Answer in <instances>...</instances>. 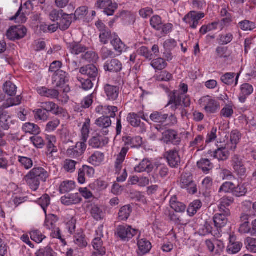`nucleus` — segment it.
Instances as JSON below:
<instances>
[{
  "mask_svg": "<svg viewBox=\"0 0 256 256\" xmlns=\"http://www.w3.org/2000/svg\"><path fill=\"white\" fill-rule=\"evenodd\" d=\"M170 204L171 208L176 212H183L186 210V206L183 203L178 202L176 196L171 198Z\"/></svg>",
  "mask_w": 256,
  "mask_h": 256,
  "instance_id": "a19ab883",
  "label": "nucleus"
},
{
  "mask_svg": "<svg viewBox=\"0 0 256 256\" xmlns=\"http://www.w3.org/2000/svg\"><path fill=\"white\" fill-rule=\"evenodd\" d=\"M229 152L226 149V147L222 146L218 148L212 154V156L218 159V160H226L228 159L229 156Z\"/></svg>",
  "mask_w": 256,
  "mask_h": 256,
  "instance_id": "f704fd0d",
  "label": "nucleus"
},
{
  "mask_svg": "<svg viewBox=\"0 0 256 256\" xmlns=\"http://www.w3.org/2000/svg\"><path fill=\"white\" fill-rule=\"evenodd\" d=\"M22 130L26 133H29L33 135H38L41 132L40 128L37 124L31 122L24 124L22 126Z\"/></svg>",
  "mask_w": 256,
  "mask_h": 256,
  "instance_id": "ea45409f",
  "label": "nucleus"
},
{
  "mask_svg": "<svg viewBox=\"0 0 256 256\" xmlns=\"http://www.w3.org/2000/svg\"><path fill=\"white\" fill-rule=\"evenodd\" d=\"M200 107L208 114L216 113L220 108V102L214 98L210 96H202L198 101Z\"/></svg>",
  "mask_w": 256,
  "mask_h": 256,
  "instance_id": "f257e3e1",
  "label": "nucleus"
},
{
  "mask_svg": "<svg viewBox=\"0 0 256 256\" xmlns=\"http://www.w3.org/2000/svg\"><path fill=\"white\" fill-rule=\"evenodd\" d=\"M104 68L106 71L111 72H118L122 70V64L118 60L114 58L106 61Z\"/></svg>",
  "mask_w": 256,
  "mask_h": 256,
  "instance_id": "a211bd4d",
  "label": "nucleus"
},
{
  "mask_svg": "<svg viewBox=\"0 0 256 256\" xmlns=\"http://www.w3.org/2000/svg\"><path fill=\"white\" fill-rule=\"evenodd\" d=\"M205 16L202 12L192 10L188 13L183 18V21L188 24L190 27L196 29L199 24L200 20Z\"/></svg>",
  "mask_w": 256,
  "mask_h": 256,
  "instance_id": "20e7f679",
  "label": "nucleus"
},
{
  "mask_svg": "<svg viewBox=\"0 0 256 256\" xmlns=\"http://www.w3.org/2000/svg\"><path fill=\"white\" fill-rule=\"evenodd\" d=\"M177 92L174 90L171 92L169 95V101L166 106V107L170 106L171 109L175 111L178 108V106L181 105L182 96L179 95H176Z\"/></svg>",
  "mask_w": 256,
  "mask_h": 256,
  "instance_id": "b1692460",
  "label": "nucleus"
},
{
  "mask_svg": "<svg viewBox=\"0 0 256 256\" xmlns=\"http://www.w3.org/2000/svg\"><path fill=\"white\" fill-rule=\"evenodd\" d=\"M96 26L100 32V42L104 44H108L112 36L111 30L100 21L97 22Z\"/></svg>",
  "mask_w": 256,
  "mask_h": 256,
  "instance_id": "9d476101",
  "label": "nucleus"
},
{
  "mask_svg": "<svg viewBox=\"0 0 256 256\" xmlns=\"http://www.w3.org/2000/svg\"><path fill=\"white\" fill-rule=\"evenodd\" d=\"M69 74L63 70L57 71L52 76V84L56 88H62L64 93L70 91V88L66 84L69 81Z\"/></svg>",
  "mask_w": 256,
  "mask_h": 256,
  "instance_id": "f03ea898",
  "label": "nucleus"
},
{
  "mask_svg": "<svg viewBox=\"0 0 256 256\" xmlns=\"http://www.w3.org/2000/svg\"><path fill=\"white\" fill-rule=\"evenodd\" d=\"M73 18V14H66L62 16L60 22L58 23L59 28L62 30H66L69 28Z\"/></svg>",
  "mask_w": 256,
  "mask_h": 256,
  "instance_id": "58836bf2",
  "label": "nucleus"
},
{
  "mask_svg": "<svg viewBox=\"0 0 256 256\" xmlns=\"http://www.w3.org/2000/svg\"><path fill=\"white\" fill-rule=\"evenodd\" d=\"M110 42L114 50L120 54H122L125 48L126 45L122 42L121 40L118 37L114 38Z\"/></svg>",
  "mask_w": 256,
  "mask_h": 256,
  "instance_id": "e2e57ef3",
  "label": "nucleus"
},
{
  "mask_svg": "<svg viewBox=\"0 0 256 256\" xmlns=\"http://www.w3.org/2000/svg\"><path fill=\"white\" fill-rule=\"evenodd\" d=\"M94 174V170L93 168L84 165L78 170V180L80 184H83L86 182V176L89 178L92 177Z\"/></svg>",
  "mask_w": 256,
  "mask_h": 256,
  "instance_id": "2eb2a0df",
  "label": "nucleus"
},
{
  "mask_svg": "<svg viewBox=\"0 0 256 256\" xmlns=\"http://www.w3.org/2000/svg\"><path fill=\"white\" fill-rule=\"evenodd\" d=\"M254 92L253 86L250 84L244 83L240 87V93L238 98L241 102H244L249 96Z\"/></svg>",
  "mask_w": 256,
  "mask_h": 256,
  "instance_id": "bb28decb",
  "label": "nucleus"
},
{
  "mask_svg": "<svg viewBox=\"0 0 256 256\" xmlns=\"http://www.w3.org/2000/svg\"><path fill=\"white\" fill-rule=\"evenodd\" d=\"M164 156L166 158L169 166L173 168L178 167L180 163V158L178 150L174 148L166 152Z\"/></svg>",
  "mask_w": 256,
  "mask_h": 256,
  "instance_id": "f8f14e48",
  "label": "nucleus"
},
{
  "mask_svg": "<svg viewBox=\"0 0 256 256\" xmlns=\"http://www.w3.org/2000/svg\"><path fill=\"white\" fill-rule=\"evenodd\" d=\"M36 90L41 96L52 98H56L60 94L58 90L54 88L48 89L46 86L38 87Z\"/></svg>",
  "mask_w": 256,
  "mask_h": 256,
  "instance_id": "c85d7f7f",
  "label": "nucleus"
},
{
  "mask_svg": "<svg viewBox=\"0 0 256 256\" xmlns=\"http://www.w3.org/2000/svg\"><path fill=\"white\" fill-rule=\"evenodd\" d=\"M164 142L166 144H172L174 146H178L181 142V138L178 133L174 130H168L162 134Z\"/></svg>",
  "mask_w": 256,
  "mask_h": 256,
  "instance_id": "4468645a",
  "label": "nucleus"
},
{
  "mask_svg": "<svg viewBox=\"0 0 256 256\" xmlns=\"http://www.w3.org/2000/svg\"><path fill=\"white\" fill-rule=\"evenodd\" d=\"M122 140L124 142L126 146H129L132 148H139L142 144V139L140 136L131 137L130 136H123Z\"/></svg>",
  "mask_w": 256,
  "mask_h": 256,
  "instance_id": "7c9ffc66",
  "label": "nucleus"
},
{
  "mask_svg": "<svg viewBox=\"0 0 256 256\" xmlns=\"http://www.w3.org/2000/svg\"><path fill=\"white\" fill-rule=\"evenodd\" d=\"M33 112L34 113V118L37 120L45 122L48 120L49 114L41 108L35 110Z\"/></svg>",
  "mask_w": 256,
  "mask_h": 256,
  "instance_id": "603ef678",
  "label": "nucleus"
},
{
  "mask_svg": "<svg viewBox=\"0 0 256 256\" xmlns=\"http://www.w3.org/2000/svg\"><path fill=\"white\" fill-rule=\"evenodd\" d=\"M138 254L142 256L150 252L152 248L151 243L146 238H142L138 240Z\"/></svg>",
  "mask_w": 256,
  "mask_h": 256,
  "instance_id": "c756f323",
  "label": "nucleus"
},
{
  "mask_svg": "<svg viewBox=\"0 0 256 256\" xmlns=\"http://www.w3.org/2000/svg\"><path fill=\"white\" fill-rule=\"evenodd\" d=\"M127 120L132 126L134 128H140L141 132L142 133L146 131V124L141 122L136 112H130L128 114L127 117Z\"/></svg>",
  "mask_w": 256,
  "mask_h": 256,
  "instance_id": "f3484780",
  "label": "nucleus"
},
{
  "mask_svg": "<svg viewBox=\"0 0 256 256\" xmlns=\"http://www.w3.org/2000/svg\"><path fill=\"white\" fill-rule=\"evenodd\" d=\"M138 230L132 228V226L128 225L119 226L116 228L118 236L122 241H128L137 234Z\"/></svg>",
  "mask_w": 256,
  "mask_h": 256,
  "instance_id": "39448f33",
  "label": "nucleus"
},
{
  "mask_svg": "<svg viewBox=\"0 0 256 256\" xmlns=\"http://www.w3.org/2000/svg\"><path fill=\"white\" fill-rule=\"evenodd\" d=\"M91 216L96 221L101 220L105 216V212L102 208L97 205H91L90 209Z\"/></svg>",
  "mask_w": 256,
  "mask_h": 256,
  "instance_id": "72a5a7b5",
  "label": "nucleus"
},
{
  "mask_svg": "<svg viewBox=\"0 0 256 256\" xmlns=\"http://www.w3.org/2000/svg\"><path fill=\"white\" fill-rule=\"evenodd\" d=\"M132 209L130 205L122 206L118 212V219L120 220H126L132 212Z\"/></svg>",
  "mask_w": 256,
  "mask_h": 256,
  "instance_id": "49530a36",
  "label": "nucleus"
},
{
  "mask_svg": "<svg viewBox=\"0 0 256 256\" xmlns=\"http://www.w3.org/2000/svg\"><path fill=\"white\" fill-rule=\"evenodd\" d=\"M128 150L129 148L128 147H124L118 155L114 162V168L116 174H120V172L122 168L123 162L125 160L126 156Z\"/></svg>",
  "mask_w": 256,
  "mask_h": 256,
  "instance_id": "aec40b11",
  "label": "nucleus"
},
{
  "mask_svg": "<svg viewBox=\"0 0 256 256\" xmlns=\"http://www.w3.org/2000/svg\"><path fill=\"white\" fill-rule=\"evenodd\" d=\"M180 186L182 188H186L190 194H194L197 192L196 185L190 173L182 174L181 176Z\"/></svg>",
  "mask_w": 256,
  "mask_h": 256,
  "instance_id": "423d86ee",
  "label": "nucleus"
},
{
  "mask_svg": "<svg viewBox=\"0 0 256 256\" xmlns=\"http://www.w3.org/2000/svg\"><path fill=\"white\" fill-rule=\"evenodd\" d=\"M4 90L8 95L14 96L16 94V86L11 82L8 81L4 86Z\"/></svg>",
  "mask_w": 256,
  "mask_h": 256,
  "instance_id": "774afa93",
  "label": "nucleus"
},
{
  "mask_svg": "<svg viewBox=\"0 0 256 256\" xmlns=\"http://www.w3.org/2000/svg\"><path fill=\"white\" fill-rule=\"evenodd\" d=\"M104 154L100 152H94L88 159V162L94 166H99L104 160Z\"/></svg>",
  "mask_w": 256,
  "mask_h": 256,
  "instance_id": "37998d69",
  "label": "nucleus"
},
{
  "mask_svg": "<svg viewBox=\"0 0 256 256\" xmlns=\"http://www.w3.org/2000/svg\"><path fill=\"white\" fill-rule=\"evenodd\" d=\"M90 126V120L88 119L86 121L84 124L81 130L82 136L80 142H84L85 144L89 136Z\"/></svg>",
  "mask_w": 256,
  "mask_h": 256,
  "instance_id": "5fc2aeb1",
  "label": "nucleus"
},
{
  "mask_svg": "<svg viewBox=\"0 0 256 256\" xmlns=\"http://www.w3.org/2000/svg\"><path fill=\"white\" fill-rule=\"evenodd\" d=\"M162 22L160 16L158 15L154 16L150 20V24L156 30H160Z\"/></svg>",
  "mask_w": 256,
  "mask_h": 256,
  "instance_id": "69168bd1",
  "label": "nucleus"
},
{
  "mask_svg": "<svg viewBox=\"0 0 256 256\" xmlns=\"http://www.w3.org/2000/svg\"><path fill=\"white\" fill-rule=\"evenodd\" d=\"M238 26L243 31H252L256 28V24L254 22L245 20L239 22Z\"/></svg>",
  "mask_w": 256,
  "mask_h": 256,
  "instance_id": "3c124183",
  "label": "nucleus"
},
{
  "mask_svg": "<svg viewBox=\"0 0 256 256\" xmlns=\"http://www.w3.org/2000/svg\"><path fill=\"white\" fill-rule=\"evenodd\" d=\"M202 204L200 200H195L188 206L187 212L190 216H194L202 207Z\"/></svg>",
  "mask_w": 256,
  "mask_h": 256,
  "instance_id": "4d7b16f0",
  "label": "nucleus"
},
{
  "mask_svg": "<svg viewBox=\"0 0 256 256\" xmlns=\"http://www.w3.org/2000/svg\"><path fill=\"white\" fill-rule=\"evenodd\" d=\"M58 220V217L54 214H50L46 216V218L44 222V226L47 229L53 230L56 227V224Z\"/></svg>",
  "mask_w": 256,
  "mask_h": 256,
  "instance_id": "c03bdc74",
  "label": "nucleus"
},
{
  "mask_svg": "<svg viewBox=\"0 0 256 256\" xmlns=\"http://www.w3.org/2000/svg\"><path fill=\"white\" fill-rule=\"evenodd\" d=\"M30 12V8L26 7L22 4L17 12V22L24 23L26 22L27 18Z\"/></svg>",
  "mask_w": 256,
  "mask_h": 256,
  "instance_id": "e433bc0d",
  "label": "nucleus"
},
{
  "mask_svg": "<svg viewBox=\"0 0 256 256\" xmlns=\"http://www.w3.org/2000/svg\"><path fill=\"white\" fill-rule=\"evenodd\" d=\"M104 90L108 100L114 101L118 98L120 92L118 86L106 84L104 86Z\"/></svg>",
  "mask_w": 256,
  "mask_h": 256,
  "instance_id": "393cba45",
  "label": "nucleus"
},
{
  "mask_svg": "<svg viewBox=\"0 0 256 256\" xmlns=\"http://www.w3.org/2000/svg\"><path fill=\"white\" fill-rule=\"evenodd\" d=\"M216 52L218 58H220L228 59L231 54L226 46H218L216 50Z\"/></svg>",
  "mask_w": 256,
  "mask_h": 256,
  "instance_id": "6e6d98bb",
  "label": "nucleus"
},
{
  "mask_svg": "<svg viewBox=\"0 0 256 256\" xmlns=\"http://www.w3.org/2000/svg\"><path fill=\"white\" fill-rule=\"evenodd\" d=\"M230 164L234 172L238 176H242L245 175L246 168L244 166V161L240 155L234 154L231 158Z\"/></svg>",
  "mask_w": 256,
  "mask_h": 256,
  "instance_id": "0eeeda50",
  "label": "nucleus"
},
{
  "mask_svg": "<svg viewBox=\"0 0 256 256\" xmlns=\"http://www.w3.org/2000/svg\"><path fill=\"white\" fill-rule=\"evenodd\" d=\"M37 202L40 206L45 214H46V208L50 204V196L47 194L42 195L40 198L38 199Z\"/></svg>",
  "mask_w": 256,
  "mask_h": 256,
  "instance_id": "052dcab7",
  "label": "nucleus"
},
{
  "mask_svg": "<svg viewBox=\"0 0 256 256\" xmlns=\"http://www.w3.org/2000/svg\"><path fill=\"white\" fill-rule=\"evenodd\" d=\"M82 200V198L78 193L68 194L62 196L60 198L62 203L66 206L78 204Z\"/></svg>",
  "mask_w": 256,
  "mask_h": 256,
  "instance_id": "dca6fc26",
  "label": "nucleus"
},
{
  "mask_svg": "<svg viewBox=\"0 0 256 256\" xmlns=\"http://www.w3.org/2000/svg\"><path fill=\"white\" fill-rule=\"evenodd\" d=\"M88 13V8L86 6H81L77 8L73 14L74 20L84 19Z\"/></svg>",
  "mask_w": 256,
  "mask_h": 256,
  "instance_id": "680f3d73",
  "label": "nucleus"
},
{
  "mask_svg": "<svg viewBox=\"0 0 256 256\" xmlns=\"http://www.w3.org/2000/svg\"><path fill=\"white\" fill-rule=\"evenodd\" d=\"M75 188V182L73 181H64L60 186V192L62 194L70 192Z\"/></svg>",
  "mask_w": 256,
  "mask_h": 256,
  "instance_id": "13d9d810",
  "label": "nucleus"
},
{
  "mask_svg": "<svg viewBox=\"0 0 256 256\" xmlns=\"http://www.w3.org/2000/svg\"><path fill=\"white\" fill-rule=\"evenodd\" d=\"M248 186L249 184L246 182L240 183L236 186L234 185L232 194L236 197L244 196L248 192Z\"/></svg>",
  "mask_w": 256,
  "mask_h": 256,
  "instance_id": "4c0bfd02",
  "label": "nucleus"
},
{
  "mask_svg": "<svg viewBox=\"0 0 256 256\" xmlns=\"http://www.w3.org/2000/svg\"><path fill=\"white\" fill-rule=\"evenodd\" d=\"M244 244L248 251L256 253V238L248 237L244 240Z\"/></svg>",
  "mask_w": 256,
  "mask_h": 256,
  "instance_id": "0e129e2a",
  "label": "nucleus"
},
{
  "mask_svg": "<svg viewBox=\"0 0 256 256\" xmlns=\"http://www.w3.org/2000/svg\"><path fill=\"white\" fill-rule=\"evenodd\" d=\"M12 123L11 118L6 114H2L0 116V128L7 130L10 128V124Z\"/></svg>",
  "mask_w": 256,
  "mask_h": 256,
  "instance_id": "bf43d9fd",
  "label": "nucleus"
},
{
  "mask_svg": "<svg viewBox=\"0 0 256 256\" xmlns=\"http://www.w3.org/2000/svg\"><path fill=\"white\" fill-rule=\"evenodd\" d=\"M241 134L237 130H234L231 132L230 134V140L233 146H232L230 149L232 150H234L236 148V145L239 142L241 138Z\"/></svg>",
  "mask_w": 256,
  "mask_h": 256,
  "instance_id": "864d4df0",
  "label": "nucleus"
},
{
  "mask_svg": "<svg viewBox=\"0 0 256 256\" xmlns=\"http://www.w3.org/2000/svg\"><path fill=\"white\" fill-rule=\"evenodd\" d=\"M240 73L236 74L234 72H227L222 75L220 80L222 82L228 86H236L238 84Z\"/></svg>",
  "mask_w": 256,
  "mask_h": 256,
  "instance_id": "412c9836",
  "label": "nucleus"
},
{
  "mask_svg": "<svg viewBox=\"0 0 256 256\" xmlns=\"http://www.w3.org/2000/svg\"><path fill=\"white\" fill-rule=\"evenodd\" d=\"M107 135H103L100 132L96 131V134L89 140V145L94 148H102L107 144L109 142Z\"/></svg>",
  "mask_w": 256,
  "mask_h": 256,
  "instance_id": "1a4fd4ad",
  "label": "nucleus"
},
{
  "mask_svg": "<svg viewBox=\"0 0 256 256\" xmlns=\"http://www.w3.org/2000/svg\"><path fill=\"white\" fill-rule=\"evenodd\" d=\"M234 202V198L232 197H224L222 198L218 205L219 212H224L226 215H230V212L228 207Z\"/></svg>",
  "mask_w": 256,
  "mask_h": 256,
  "instance_id": "2f4dec72",
  "label": "nucleus"
},
{
  "mask_svg": "<svg viewBox=\"0 0 256 256\" xmlns=\"http://www.w3.org/2000/svg\"><path fill=\"white\" fill-rule=\"evenodd\" d=\"M74 242L75 244L80 247H86L87 244V242L85 238V236L82 230H78V232L74 236Z\"/></svg>",
  "mask_w": 256,
  "mask_h": 256,
  "instance_id": "a18cd8bd",
  "label": "nucleus"
},
{
  "mask_svg": "<svg viewBox=\"0 0 256 256\" xmlns=\"http://www.w3.org/2000/svg\"><path fill=\"white\" fill-rule=\"evenodd\" d=\"M80 72L83 75L87 76L88 77L95 80L98 76V70L97 68L92 64L86 65L81 68Z\"/></svg>",
  "mask_w": 256,
  "mask_h": 256,
  "instance_id": "a878e982",
  "label": "nucleus"
},
{
  "mask_svg": "<svg viewBox=\"0 0 256 256\" xmlns=\"http://www.w3.org/2000/svg\"><path fill=\"white\" fill-rule=\"evenodd\" d=\"M153 169V166L147 158L144 159L138 165L134 168V170L137 172H150Z\"/></svg>",
  "mask_w": 256,
  "mask_h": 256,
  "instance_id": "c9c22d12",
  "label": "nucleus"
},
{
  "mask_svg": "<svg viewBox=\"0 0 256 256\" xmlns=\"http://www.w3.org/2000/svg\"><path fill=\"white\" fill-rule=\"evenodd\" d=\"M150 120L154 122L163 124L168 119V114L154 112L150 115Z\"/></svg>",
  "mask_w": 256,
  "mask_h": 256,
  "instance_id": "09e8293b",
  "label": "nucleus"
},
{
  "mask_svg": "<svg viewBox=\"0 0 256 256\" xmlns=\"http://www.w3.org/2000/svg\"><path fill=\"white\" fill-rule=\"evenodd\" d=\"M31 239L36 243H40L46 238L44 236L40 230H34L30 232Z\"/></svg>",
  "mask_w": 256,
  "mask_h": 256,
  "instance_id": "338daca9",
  "label": "nucleus"
},
{
  "mask_svg": "<svg viewBox=\"0 0 256 256\" xmlns=\"http://www.w3.org/2000/svg\"><path fill=\"white\" fill-rule=\"evenodd\" d=\"M24 180L26 182L32 190L36 191L38 188L40 180L33 176H30L28 174L24 176Z\"/></svg>",
  "mask_w": 256,
  "mask_h": 256,
  "instance_id": "de8ad7c7",
  "label": "nucleus"
},
{
  "mask_svg": "<svg viewBox=\"0 0 256 256\" xmlns=\"http://www.w3.org/2000/svg\"><path fill=\"white\" fill-rule=\"evenodd\" d=\"M46 154L48 156H52L54 153L58 152L57 147L56 146V138L54 135H46Z\"/></svg>",
  "mask_w": 256,
  "mask_h": 256,
  "instance_id": "4be33fe9",
  "label": "nucleus"
},
{
  "mask_svg": "<svg viewBox=\"0 0 256 256\" xmlns=\"http://www.w3.org/2000/svg\"><path fill=\"white\" fill-rule=\"evenodd\" d=\"M103 226H100L96 230L97 236L93 240L92 246L94 252H92V256H102L106 254V249L103 246V242L101 238L103 237Z\"/></svg>",
  "mask_w": 256,
  "mask_h": 256,
  "instance_id": "7ed1b4c3",
  "label": "nucleus"
},
{
  "mask_svg": "<svg viewBox=\"0 0 256 256\" xmlns=\"http://www.w3.org/2000/svg\"><path fill=\"white\" fill-rule=\"evenodd\" d=\"M198 167L206 173H208L214 167L213 164L206 158H202L197 163Z\"/></svg>",
  "mask_w": 256,
  "mask_h": 256,
  "instance_id": "8fccbe9b",
  "label": "nucleus"
},
{
  "mask_svg": "<svg viewBox=\"0 0 256 256\" xmlns=\"http://www.w3.org/2000/svg\"><path fill=\"white\" fill-rule=\"evenodd\" d=\"M68 48L70 52L73 54L78 55L87 50L88 48L80 42H72L68 44Z\"/></svg>",
  "mask_w": 256,
  "mask_h": 256,
  "instance_id": "473e14b6",
  "label": "nucleus"
},
{
  "mask_svg": "<svg viewBox=\"0 0 256 256\" xmlns=\"http://www.w3.org/2000/svg\"><path fill=\"white\" fill-rule=\"evenodd\" d=\"M112 122L108 116H102L96 119L95 124L100 128L96 131L100 132L103 135H108L109 134L108 128L112 125Z\"/></svg>",
  "mask_w": 256,
  "mask_h": 256,
  "instance_id": "ddd939ff",
  "label": "nucleus"
},
{
  "mask_svg": "<svg viewBox=\"0 0 256 256\" xmlns=\"http://www.w3.org/2000/svg\"><path fill=\"white\" fill-rule=\"evenodd\" d=\"M31 176H33L40 181L45 182L49 176L48 172L42 167L34 168L28 173Z\"/></svg>",
  "mask_w": 256,
  "mask_h": 256,
  "instance_id": "5701e85b",
  "label": "nucleus"
},
{
  "mask_svg": "<svg viewBox=\"0 0 256 256\" xmlns=\"http://www.w3.org/2000/svg\"><path fill=\"white\" fill-rule=\"evenodd\" d=\"M40 107L48 112V114L50 112L56 115L62 114L64 112V109L58 106L52 102H42Z\"/></svg>",
  "mask_w": 256,
  "mask_h": 256,
  "instance_id": "6ab92c4d",
  "label": "nucleus"
},
{
  "mask_svg": "<svg viewBox=\"0 0 256 256\" xmlns=\"http://www.w3.org/2000/svg\"><path fill=\"white\" fill-rule=\"evenodd\" d=\"M151 60L150 64L156 70H162L168 66L165 59L162 58H152Z\"/></svg>",
  "mask_w": 256,
  "mask_h": 256,
  "instance_id": "79ce46f5",
  "label": "nucleus"
},
{
  "mask_svg": "<svg viewBox=\"0 0 256 256\" xmlns=\"http://www.w3.org/2000/svg\"><path fill=\"white\" fill-rule=\"evenodd\" d=\"M230 216L226 215L224 212H222L216 214L213 218L215 227L218 230L224 228L228 223V217Z\"/></svg>",
  "mask_w": 256,
  "mask_h": 256,
  "instance_id": "cd10ccee",
  "label": "nucleus"
},
{
  "mask_svg": "<svg viewBox=\"0 0 256 256\" xmlns=\"http://www.w3.org/2000/svg\"><path fill=\"white\" fill-rule=\"evenodd\" d=\"M86 144L82 142H78L74 146L70 147L66 150V154L71 158H77L85 152Z\"/></svg>",
  "mask_w": 256,
  "mask_h": 256,
  "instance_id": "9b49d317",
  "label": "nucleus"
},
{
  "mask_svg": "<svg viewBox=\"0 0 256 256\" xmlns=\"http://www.w3.org/2000/svg\"><path fill=\"white\" fill-rule=\"evenodd\" d=\"M96 7L103 9L104 12L108 16H112L118 8L116 3H113L112 0H98Z\"/></svg>",
  "mask_w": 256,
  "mask_h": 256,
  "instance_id": "6e6552de",
  "label": "nucleus"
}]
</instances>
